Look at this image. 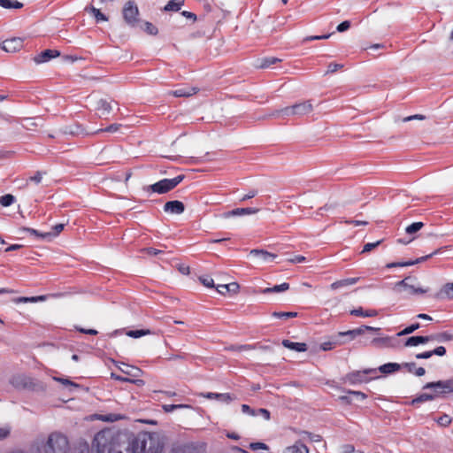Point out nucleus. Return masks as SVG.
I'll return each mask as SVG.
<instances>
[{"instance_id":"16","label":"nucleus","mask_w":453,"mask_h":453,"mask_svg":"<svg viewBox=\"0 0 453 453\" xmlns=\"http://www.w3.org/2000/svg\"><path fill=\"white\" fill-rule=\"evenodd\" d=\"M185 210V206L180 201H169L165 203L164 211L172 214H181Z\"/></svg>"},{"instance_id":"63","label":"nucleus","mask_w":453,"mask_h":453,"mask_svg":"<svg viewBox=\"0 0 453 453\" xmlns=\"http://www.w3.org/2000/svg\"><path fill=\"white\" fill-rule=\"evenodd\" d=\"M256 411H257V415H261V416L264 417V418L265 420H269L270 419V412H269L268 410L260 408L258 410H256Z\"/></svg>"},{"instance_id":"28","label":"nucleus","mask_w":453,"mask_h":453,"mask_svg":"<svg viewBox=\"0 0 453 453\" xmlns=\"http://www.w3.org/2000/svg\"><path fill=\"white\" fill-rule=\"evenodd\" d=\"M204 397L206 398H209V399H217L220 402H224V403H230L231 401H233L234 398L228 393H225V394H218V393H207V394H203V395Z\"/></svg>"},{"instance_id":"1","label":"nucleus","mask_w":453,"mask_h":453,"mask_svg":"<svg viewBox=\"0 0 453 453\" xmlns=\"http://www.w3.org/2000/svg\"><path fill=\"white\" fill-rule=\"evenodd\" d=\"M32 453H88L87 442L70 444L68 437L58 431L49 434L46 437L38 438L31 446Z\"/></svg>"},{"instance_id":"61","label":"nucleus","mask_w":453,"mask_h":453,"mask_svg":"<svg viewBox=\"0 0 453 453\" xmlns=\"http://www.w3.org/2000/svg\"><path fill=\"white\" fill-rule=\"evenodd\" d=\"M200 280L203 283V285L205 286V287H208V288H213L214 287V281L210 277L200 278Z\"/></svg>"},{"instance_id":"24","label":"nucleus","mask_w":453,"mask_h":453,"mask_svg":"<svg viewBox=\"0 0 453 453\" xmlns=\"http://www.w3.org/2000/svg\"><path fill=\"white\" fill-rule=\"evenodd\" d=\"M427 260V257H418L415 260H410V261H405V262H393V263H388L386 267L387 268H394V267H405V266H411V265H414L416 264H418V263H421V262H424Z\"/></svg>"},{"instance_id":"34","label":"nucleus","mask_w":453,"mask_h":453,"mask_svg":"<svg viewBox=\"0 0 453 453\" xmlns=\"http://www.w3.org/2000/svg\"><path fill=\"white\" fill-rule=\"evenodd\" d=\"M183 4L184 0H171L165 6L164 10L165 12H178L179 10H180Z\"/></svg>"},{"instance_id":"41","label":"nucleus","mask_w":453,"mask_h":453,"mask_svg":"<svg viewBox=\"0 0 453 453\" xmlns=\"http://www.w3.org/2000/svg\"><path fill=\"white\" fill-rule=\"evenodd\" d=\"M422 222H414L405 228V232L409 234H412L419 231L423 227Z\"/></svg>"},{"instance_id":"39","label":"nucleus","mask_w":453,"mask_h":453,"mask_svg":"<svg viewBox=\"0 0 453 453\" xmlns=\"http://www.w3.org/2000/svg\"><path fill=\"white\" fill-rule=\"evenodd\" d=\"M420 327L419 323H414L407 327H405L403 330L396 334V336H403L407 335L410 334H412L416 330H418Z\"/></svg>"},{"instance_id":"53","label":"nucleus","mask_w":453,"mask_h":453,"mask_svg":"<svg viewBox=\"0 0 453 453\" xmlns=\"http://www.w3.org/2000/svg\"><path fill=\"white\" fill-rule=\"evenodd\" d=\"M120 127H121L120 124H111L109 127H107L105 129L97 130L96 133H100V132L115 133L119 130Z\"/></svg>"},{"instance_id":"43","label":"nucleus","mask_w":453,"mask_h":453,"mask_svg":"<svg viewBox=\"0 0 453 453\" xmlns=\"http://www.w3.org/2000/svg\"><path fill=\"white\" fill-rule=\"evenodd\" d=\"M89 11L94 15L96 21H107L108 20V18L104 13H102L99 9H96L92 6L89 8Z\"/></svg>"},{"instance_id":"2","label":"nucleus","mask_w":453,"mask_h":453,"mask_svg":"<svg viewBox=\"0 0 453 453\" xmlns=\"http://www.w3.org/2000/svg\"><path fill=\"white\" fill-rule=\"evenodd\" d=\"M92 453H132L130 438L111 429L102 430L94 437Z\"/></svg>"},{"instance_id":"22","label":"nucleus","mask_w":453,"mask_h":453,"mask_svg":"<svg viewBox=\"0 0 453 453\" xmlns=\"http://www.w3.org/2000/svg\"><path fill=\"white\" fill-rule=\"evenodd\" d=\"M430 342V336H411L404 342L405 347H414Z\"/></svg>"},{"instance_id":"62","label":"nucleus","mask_w":453,"mask_h":453,"mask_svg":"<svg viewBox=\"0 0 453 453\" xmlns=\"http://www.w3.org/2000/svg\"><path fill=\"white\" fill-rule=\"evenodd\" d=\"M250 449L253 450L257 449H268V446L263 442H255L250 444Z\"/></svg>"},{"instance_id":"49","label":"nucleus","mask_w":453,"mask_h":453,"mask_svg":"<svg viewBox=\"0 0 453 453\" xmlns=\"http://www.w3.org/2000/svg\"><path fill=\"white\" fill-rule=\"evenodd\" d=\"M381 242H382V240H380L375 242H368V243L365 244L361 253H366V252L372 251L373 249L378 247Z\"/></svg>"},{"instance_id":"23","label":"nucleus","mask_w":453,"mask_h":453,"mask_svg":"<svg viewBox=\"0 0 453 453\" xmlns=\"http://www.w3.org/2000/svg\"><path fill=\"white\" fill-rule=\"evenodd\" d=\"M198 89L194 87H185L179 89H176L174 91L170 92L171 95L176 96V97H188L190 96L195 95Z\"/></svg>"},{"instance_id":"32","label":"nucleus","mask_w":453,"mask_h":453,"mask_svg":"<svg viewBox=\"0 0 453 453\" xmlns=\"http://www.w3.org/2000/svg\"><path fill=\"white\" fill-rule=\"evenodd\" d=\"M288 288H289V284L287 283V282H284V283L280 284V285H275L273 288H264L260 292L262 294L280 293V292L286 291Z\"/></svg>"},{"instance_id":"6","label":"nucleus","mask_w":453,"mask_h":453,"mask_svg":"<svg viewBox=\"0 0 453 453\" xmlns=\"http://www.w3.org/2000/svg\"><path fill=\"white\" fill-rule=\"evenodd\" d=\"M10 383L17 389H27V390H38L43 389V386L34 380L33 378L25 374L13 375Z\"/></svg>"},{"instance_id":"5","label":"nucleus","mask_w":453,"mask_h":453,"mask_svg":"<svg viewBox=\"0 0 453 453\" xmlns=\"http://www.w3.org/2000/svg\"><path fill=\"white\" fill-rule=\"evenodd\" d=\"M183 179V175H178L173 179H163L152 185L143 187V190L148 194H165L177 187Z\"/></svg>"},{"instance_id":"54","label":"nucleus","mask_w":453,"mask_h":453,"mask_svg":"<svg viewBox=\"0 0 453 453\" xmlns=\"http://www.w3.org/2000/svg\"><path fill=\"white\" fill-rule=\"evenodd\" d=\"M336 207V204L335 203H326L324 206L320 207L318 211L316 212V215L317 216H321L322 215V211H330V210H333Z\"/></svg>"},{"instance_id":"31","label":"nucleus","mask_w":453,"mask_h":453,"mask_svg":"<svg viewBox=\"0 0 453 453\" xmlns=\"http://www.w3.org/2000/svg\"><path fill=\"white\" fill-rule=\"evenodd\" d=\"M290 116H295L292 106H288L280 110H276L270 114V117L273 118H287Z\"/></svg>"},{"instance_id":"26","label":"nucleus","mask_w":453,"mask_h":453,"mask_svg":"<svg viewBox=\"0 0 453 453\" xmlns=\"http://www.w3.org/2000/svg\"><path fill=\"white\" fill-rule=\"evenodd\" d=\"M63 229H64L63 224H57L56 226H53V232L39 234V232L35 229H28V232H30L32 234H35V235L41 236L42 238H46V237L57 236Z\"/></svg>"},{"instance_id":"18","label":"nucleus","mask_w":453,"mask_h":453,"mask_svg":"<svg viewBox=\"0 0 453 453\" xmlns=\"http://www.w3.org/2000/svg\"><path fill=\"white\" fill-rule=\"evenodd\" d=\"M437 299H449L453 300V282L444 284L441 288L435 295Z\"/></svg>"},{"instance_id":"56","label":"nucleus","mask_w":453,"mask_h":453,"mask_svg":"<svg viewBox=\"0 0 453 453\" xmlns=\"http://www.w3.org/2000/svg\"><path fill=\"white\" fill-rule=\"evenodd\" d=\"M331 36V34L328 35H311L307 36L303 39V42H309V41H314V40H325L328 39Z\"/></svg>"},{"instance_id":"50","label":"nucleus","mask_w":453,"mask_h":453,"mask_svg":"<svg viewBox=\"0 0 453 453\" xmlns=\"http://www.w3.org/2000/svg\"><path fill=\"white\" fill-rule=\"evenodd\" d=\"M343 68V65L337 64V63H330L327 66V71L326 72L325 75L335 73L336 71Z\"/></svg>"},{"instance_id":"3","label":"nucleus","mask_w":453,"mask_h":453,"mask_svg":"<svg viewBox=\"0 0 453 453\" xmlns=\"http://www.w3.org/2000/svg\"><path fill=\"white\" fill-rule=\"evenodd\" d=\"M132 453H161L164 441L157 433H142L130 439Z\"/></svg>"},{"instance_id":"37","label":"nucleus","mask_w":453,"mask_h":453,"mask_svg":"<svg viewBox=\"0 0 453 453\" xmlns=\"http://www.w3.org/2000/svg\"><path fill=\"white\" fill-rule=\"evenodd\" d=\"M44 175L45 172L37 171L35 173L34 175L28 178V180H27V184H28L29 182H34L35 184L38 185L42 182Z\"/></svg>"},{"instance_id":"9","label":"nucleus","mask_w":453,"mask_h":453,"mask_svg":"<svg viewBox=\"0 0 453 453\" xmlns=\"http://www.w3.org/2000/svg\"><path fill=\"white\" fill-rule=\"evenodd\" d=\"M375 369H367L364 371H356L349 372L345 375L343 378L344 382L349 383L350 385L360 384L363 382H367L366 375L369 373H375Z\"/></svg>"},{"instance_id":"8","label":"nucleus","mask_w":453,"mask_h":453,"mask_svg":"<svg viewBox=\"0 0 453 453\" xmlns=\"http://www.w3.org/2000/svg\"><path fill=\"white\" fill-rule=\"evenodd\" d=\"M432 388L435 391V397L443 394L451 393L453 392V380L428 382L423 387V389Z\"/></svg>"},{"instance_id":"17","label":"nucleus","mask_w":453,"mask_h":453,"mask_svg":"<svg viewBox=\"0 0 453 453\" xmlns=\"http://www.w3.org/2000/svg\"><path fill=\"white\" fill-rule=\"evenodd\" d=\"M171 453H198V451L192 443H175Z\"/></svg>"},{"instance_id":"14","label":"nucleus","mask_w":453,"mask_h":453,"mask_svg":"<svg viewBox=\"0 0 453 453\" xmlns=\"http://www.w3.org/2000/svg\"><path fill=\"white\" fill-rule=\"evenodd\" d=\"M365 330L377 332L380 330V328L370 326H360V327L353 329V330H349L346 332H340L338 334V335L339 336H349V340H353L357 336L363 334Z\"/></svg>"},{"instance_id":"33","label":"nucleus","mask_w":453,"mask_h":453,"mask_svg":"<svg viewBox=\"0 0 453 453\" xmlns=\"http://www.w3.org/2000/svg\"><path fill=\"white\" fill-rule=\"evenodd\" d=\"M351 315L359 316V317H375L378 314L376 310H367L364 311L362 308L355 309L350 311Z\"/></svg>"},{"instance_id":"25","label":"nucleus","mask_w":453,"mask_h":453,"mask_svg":"<svg viewBox=\"0 0 453 453\" xmlns=\"http://www.w3.org/2000/svg\"><path fill=\"white\" fill-rule=\"evenodd\" d=\"M284 453H310V450L303 442L297 441L294 445L287 447Z\"/></svg>"},{"instance_id":"44","label":"nucleus","mask_w":453,"mask_h":453,"mask_svg":"<svg viewBox=\"0 0 453 453\" xmlns=\"http://www.w3.org/2000/svg\"><path fill=\"white\" fill-rule=\"evenodd\" d=\"M111 378H113L114 380H119V381H124V382H131V383H134V384H137V385H142L143 384V381L142 380H133V379H129V378H126V377H121V376H119L115 373H111Z\"/></svg>"},{"instance_id":"48","label":"nucleus","mask_w":453,"mask_h":453,"mask_svg":"<svg viewBox=\"0 0 453 453\" xmlns=\"http://www.w3.org/2000/svg\"><path fill=\"white\" fill-rule=\"evenodd\" d=\"M300 434L307 435L309 441L319 442L322 441V437L319 434H314L306 431H300Z\"/></svg>"},{"instance_id":"4","label":"nucleus","mask_w":453,"mask_h":453,"mask_svg":"<svg viewBox=\"0 0 453 453\" xmlns=\"http://www.w3.org/2000/svg\"><path fill=\"white\" fill-rule=\"evenodd\" d=\"M393 290L396 294L405 293L406 296H411L424 295L429 291V288L420 287L417 278L408 276L403 280L395 283Z\"/></svg>"},{"instance_id":"11","label":"nucleus","mask_w":453,"mask_h":453,"mask_svg":"<svg viewBox=\"0 0 453 453\" xmlns=\"http://www.w3.org/2000/svg\"><path fill=\"white\" fill-rule=\"evenodd\" d=\"M250 256L256 257L258 262L266 264L273 261L276 258V255L270 253L265 250L254 249L250 251Z\"/></svg>"},{"instance_id":"27","label":"nucleus","mask_w":453,"mask_h":453,"mask_svg":"<svg viewBox=\"0 0 453 453\" xmlns=\"http://www.w3.org/2000/svg\"><path fill=\"white\" fill-rule=\"evenodd\" d=\"M282 345L287 349H289L291 350H295L297 352H303V351L307 350V345L303 342H290L289 340H283Z\"/></svg>"},{"instance_id":"36","label":"nucleus","mask_w":453,"mask_h":453,"mask_svg":"<svg viewBox=\"0 0 453 453\" xmlns=\"http://www.w3.org/2000/svg\"><path fill=\"white\" fill-rule=\"evenodd\" d=\"M0 6L5 9H19L23 4L16 0H0Z\"/></svg>"},{"instance_id":"47","label":"nucleus","mask_w":453,"mask_h":453,"mask_svg":"<svg viewBox=\"0 0 453 453\" xmlns=\"http://www.w3.org/2000/svg\"><path fill=\"white\" fill-rule=\"evenodd\" d=\"M53 380L62 383L64 386L68 387V388H79L78 384L69 380L68 379H63V378H59V377H53Z\"/></svg>"},{"instance_id":"7","label":"nucleus","mask_w":453,"mask_h":453,"mask_svg":"<svg viewBox=\"0 0 453 453\" xmlns=\"http://www.w3.org/2000/svg\"><path fill=\"white\" fill-rule=\"evenodd\" d=\"M123 18L126 23L134 27L138 22L139 10L137 4L134 1H128L123 8Z\"/></svg>"},{"instance_id":"10","label":"nucleus","mask_w":453,"mask_h":453,"mask_svg":"<svg viewBox=\"0 0 453 453\" xmlns=\"http://www.w3.org/2000/svg\"><path fill=\"white\" fill-rule=\"evenodd\" d=\"M399 342L396 337L385 336L372 339V344L377 348H395Z\"/></svg>"},{"instance_id":"64","label":"nucleus","mask_w":453,"mask_h":453,"mask_svg":"<svg viewBox=\"0 0 453 453\" xmlns=\"http://www.w3.org/2000/svg\"><path fill=\"white\" fill-rule=\"evenodd\" d=\"M305 261H306V257L303 256H301V255L295 256L288 259V262L293 263V264L303 263Z\"/></svg>"},{"instance_id":"59","label":"nucleus","mask_w":453,"mask_h":453,"mask_svg":"<svg viewBox=\"0 0 453 453\" xmlns=\"http://www.w3.org/2000/svg\"><path fill=\"white\" fill-rule=\"evenodd\" d=\"M348 394L355 395L357 398V400H359V401H364L367 397V395L361 391L349 390Z\"/></svg>"},{"instance_id":"46","label":"nucleus","mask_w":453,"mask_h":453,"mask_svg":"<svg viewBox=\"0 0 453 453\" xmlns=\"http://www.w3.org/2000/svg\"><path fill=\"white\" fill-rule=\"evenodd\" d=\"M45 297L42 296H32V297H19L16 299V303H35L37 301H42Z\"/></svg>"},{"instance_id":"40","label":"nucleus","mask_w":453,"mask_h":453,"mask_svg":"<svg viewBox=\"0 0 453 453\" xmlns=\"http://www.w3.org/2000/svg\"><path fill=\"white\" fill-rule=\"evenodd\" d=\"M150 330H143V329H141V330H129L127 332V335L129 336V337H132V338H139V337H142V336H144V335H148V334H150Z\"/></svg>"},{"instance_id":"58","label":"nucleus","mask_w":453,"mask_h":453,"mask_svg":"<svg viewBox=\"0 0 453 453\" xmlns=\"http://www.w3.org/2000/svg\"><path fill=\"white\" fill-rule=\"evenodd\" d=\"M350 27V22L349 20H345L339 24L336 27V30L340 33L347 31Z\"/></svg>"},{"instance_id":"45","label":"nucleus","mask_w":453,"mask_h":453,"mask_svg":"<svg viewBox=\"0 0 453 453\" xmlns=\"http://www.w3.org/2000/svg\"><path fill=\"white\" fill-rule=\"evenodd\" d=\"M280 61V59L274 58V57L265 58L262 60V62L260 64V67L267 68V67L271 66L272 65H274Z\"/></svg>"},{"instance_id":"51","label":"nucleus","mask_w":453,"mask_h":453,"mask_svg":"<svg viewBox=\"0 0 453 453\" xmlns=\"http://www.w3.org/2000/svg\"><path fill=\"white\" fill-rule=\"evenodd\" d=\"M273 316L278 319H289L296 316V312H273Z\"/></svg>"},{"instance_id":"15","label":"nucleus","mask_w":453,"mask_h":453,"mask_svg":"<svg viewBox=\"0 0 453 453\" xmlns=\"http://www.w3.org/2000/svg\"><path fill=\"white\" fill-rule=\"evenodd\" d=\"M60 55V52L58 50H46L44 51H42L41 53L37 54L34 58V61L36 64H42L50 61V59L57 58Z\"/></svg>"},{"instance_id":"30","label":"nucleus","mask_w":453,"mask_h":453,"mask_svg":"<svg viewBox=\"0 0 453 453\" xmlns=\"http://www.w3.org/2000/svg\"><path fill=\"white\" fill-rule=\"evenodd\" d=\"M430 342L436 341L439 342H450L453 340V334L450 332H441L439 334H430Z\"/></svg>"},{"instance_id":"12","label":"nucleus","mask_w":453,"mask_h":453,"mask_svg":"<svg viewBox=\"0 0 453 453\" xmlns=\"http://www.w3.org/2000/svg\"><path fill=\"white\" fill-rule=\"evenodd\" d=\"M22 46L23 41L19 37L7 39L2 42V49L6 52H15L20 50Z\"/></svg>"},{"instance_id":"35","label":"nucleus","mask_w":453,"mask_h":453,"mask_svg":"<svg viewBox=\"0 0 453 453\" xmlns=\"http://www.w3.org/2000/svg\"><path fill=\"white\" fill-rule=\"evenodd\" d=\"M401 367V365L397 363H388L383 365H380L379 370L383 373H391L395 371H398Z\"/></svg>"},{"instance_id":"60","label":"nucleus","mask_w":453,"mask_h":453,"mask_svg":"<svg viewBox=\"0 0 453 453\" xmlns=\"http://www.w3.org/2000/svg\"><path fill=\"white\" fill-rule=\"evenodd\" d=\"M188 407L187 405H183V404H167V405H164V410L167 412H171L176 409H181V408H186Z\"/></svg>"},{"instance_id":"20","label":"nucleus","mask_w":453,"mask_h":453,"mask_svg":"<svg viewBox=\"0 0 453 453\" xmlns=\"http://www.w3.org/2000/svg\"><path fill=\"white\" fill-rule=\"evenodd\" d=\"M96 110L99 112L100 117L108 115L111 110L112 106L111 102H108L106 99H99L96 104Z\"/></svg>"},{"instance_id":"21","label":"nucleus","mask_w":453,"mask_h":453,"mask_svg":"<svg viewBox=\"0 0 453 453\" xmlns=\"http://www.w3.org/2000/svg\"><path fill=\"white\" fill-rule=\"evenodd\" d=\"M119 369L125 374L137 378L140 377L142 373V370L138 367L128 365L127 364L122 363L121 366H119Z\"/></svg>"},{"instance_id":"42","label":"nucleus","mask_w":453,"mask_h":453,"mask_svg":"<svg viewBox=\"0 0 453 453\" xmlns=\"http://www.w3.org/2000/svg\"><path fill=\"white\" fill-rule=\"evenodd\" d=\"M14 201L15 197L11 194H7L0 197V204L4 207L10 206L14 203Z\"/></svg>"},{"instance_id":"13","label":"nucleus","mask_w":453,"mask_h":453,"mask_svg":"<svg viewBox=\"0 0 453 453\" xmlns=\"http://www.w3.org/2000/svg\"><path fill=\"white\" fill-rule=\"evenodd\" d=\"M295 116H304L312 111L313 107L311 101H304L292 105Z\"/></svg>"},{"instance_id":"19","label":"nucleus","mask_w":453,"mask_h":453,"mask_svg":"<svg viewBox=\"0 0 453 453\" xmlns=\"http://www.w3.org/2000/svg\"><path fill=\"white\" fill-rule=\"evenodd\" d=\"M259 209L257 208H236L230 211L225 212L224 217L229 218L232 216H243V215H250L258 212Z\"/></svg>"},{"instance_id":"52","label":"nucleus","mask_w":453,"mask_h":453,"mask_svg":"<svg viewBox=\"0 0 453 453\" xmlns=\"http://www.w3.org/2000/svg\"><path fill=\"white\" fill-rule=\"evenodd\" d=\"M452 419L449 415H442L437 419V423L441 426H447L451 423Z\"/></svg>"},{"instance_id":"29","label":"nucleus","mask_w":453,"mask_h":453,"mask_svg":"<svg viewBox=\"0 0 453 453\" xmlns=\"http://www.w3.org/2000/svg\"><path fill=\"white\" fill-rule=\"evenodd\" d=\"M359 279L358 278H348L341 280H337L333 282L330 285L331 289L335 290L340 288L354 285L357 282Z\"/></svg>"},{"instance_id":"55","label":"nucleus","mask_w":453,"mask_h":453,"mask_svg":"<svg viewBox=\"0 0 453 453\" xmlns=\"http://www.w3.org/2000/svg\"><path fill=\"white\" fill-rule=\"evenodd\" d=\"M242 411L244 414H247L249 416H257V411L254 409H251L248 404H242Z\"/></svg>"},{"instance_id":"57","label":"nucleus","mask_w":453,"mask_h":453,"mask_svg":"<svg viewBox=\"0 0 453 453\" xmlns=\"http://www.w3.org/2000/svg\"><path fill=\"white\" fill-rule=\"evenodd\" d=\"M145 31L150 35H157V28L150 22H145Z\"/></svg>"},{"instance_id":"38","label":"nucleus","mask_w":453,"mask_h":453,"mask_svg":"<svg viewBox=\"0 0 453 453\" xmlns=\"http://www.w3.org/2000/svg\"><path fill=\"white\" fill-rule=\"evenodd\" d=\"M434 398H435L434 394L431 395V394L424 393V394H421L420 395H418V397L414 398L412 400V404L424 403V402H427V401H432Z\"/></svg>"}]
</instances>
